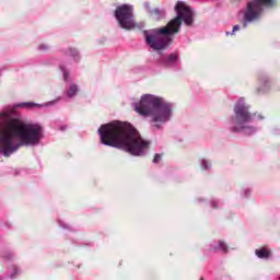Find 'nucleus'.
Here are the masks:
<instances>
[{
  "label": "nucleus",
  "instance_id": "1",
  "mask_svg": "<svg viewBox=\"0 0 280 280\" xmlns=\"http://www.w3.org/2000/svg\"><path fill=\"white\" fill-rule=\"evenodd\" d=\"M42 137V126L25 124L10 112L0 113V154L3 156H12L21 148L18 139L24 145H36Z\"/></svg>",
  "mask_w": 280,
  "mask_h": 280
},
{
  "label": "nucleus",
  "instance_id": "2",
  "mask_svg": "<svg viewBox=\"0 0 280 280\" xmlns=\"http://www.w3.org/2000/svg\"><path fill=\"white\" fill-rule=\"evenodd\" d=\"M98 133L103 145L125 150V152H129L133 156H141L150 148V141L143 140L141 133L128 122L114 120L102 125Z\"/></svg>",
  "mask_w": 280,
  "mask_h": 280
},
{
  "label": "nucleus",
  "instance_id": "3",
  "mask_svg": "<svg viewBox=\"0 0 280 280\" xmlns=\"http://www.w3.org/2000/svg\"><path fill=\"white\" fill-rule=\"evenodd\" d=\"M177 16L171 20L166 26L153 31H144L145 43L154 51H163L172 43V35L180 32L183 21L186 25H192L194 12L184 2L175 5Z\"/></svg>",
  "mask_w": 280,
  "mask_h": 280
},
{
  "label": "nucleus",
  "instance_id": "4",
  "mask_svg": "<svg viewBox=\"0 0 280 280\" xmlns=\"http://www.w3.org/2000/svg\"><path fill=\"white\" fill-rule=\"evenodd\" d=\"M136 113L142 117H151L153 128L160 130L161 124L170 121L172 105L154 95L145 94L135 107Z\"/></svg>",
  "mask_w": 280,
  "mask_h": 280
},
{
  "label": "nucleus",
  "instance_id": "5",
  "mask_svg": "<svg viewBox=\"0 0 280 280\" xmlns=\"http://www.w3.org/2000/svg\"><path fill=\"white\" fill-rule=\"evenodd\" d=\"M135 9L130 4H122L116 8L115 18L122 30H135Z\"/></svg>",
  "mask_w": 280,
  "mask_h": 280
},
{
  "label": "nucleus",
  "instance_id": "6",
  "mask_svg": "<svg viewBox=\"0 0 280 280\" xmlns=\"http://www.w3.org/2000/svg\"><path fill=\"white\" fill-rule=\"evenodd\" d=\"M235 124L237 126H242L243 124H247V121H250L253 119V115H250V112H248V106L244 104V102L240 101L235 107Z\"/></svg>",
  "mask_w": 280,
  "mask_h": 280
},
{
  "label": "nucleus",
  "instance_id": "7",
  "mask_svg": "<svg viewBox=\"0 0 280 280\" xmlns=\"http://www.w3.org/2000/svg\"><path fill=\"white\" fill-rule=\"evenodd\" d=\"M178 60V55L177 54H171L167 57H164L160 60L161 65L164 67H171V65H174Z\"/></svg>",
  "mask_w": 280,
  "mask_h": 280
},
{
  "label": "nucleus",
  "instance_id": "8",
  "mask_svg": "<svg viewBox=\"0 0 280 280\" xmlns=\"http://www.w3.org/2000/svg\"><path fill=\"white\" fill-rule=\"evenodd\" d=\"M255 255L258 256L259 259H270L272 252L267 247H261L255 250Z\"/></svg>",
  "mask_w": 280,
  "mask_h": 280
},
{
  "label": "nucleus",
  "instance_id": "9",
  "mask_svg": "<svg viewBox=\"0 0 280 280\" xmlns=\"http://www.w3.org/2000/svg\"><path fill=\"white\" fill-rule=\"evenodd\" d=\"M258 81H259V84L264 86V89H270V79H268L267 75H264V74L258 75Z\"/></svg>",
  "mask_w": 280,
  "mask_h": 280
},
{
  "label": "nucleus",
  "instance_id": "10",
  "mask_svg": "<svg viewBox=\"0 0 280 280\" xmlns=\"http://www.w3.org/2000/svg\"><path fill=\"white\" fill-rule=\"evenodd\" d=\"M77 94H78V85L71 84L67 92L68 97H75Z\"/></svg>",
  "mask_w": 280,
  "mask_h": 280
},
{
  "label": "nucleus",
  "instance_id": "11",
  "mask_svg": "<svg viewBox=\"0 0 280 280\" xmlns=\"http://www.w3.org/2000/svg\"><path fill=\"white\" fill-rule=\"evenodd\" d=\"M219 246L221 250H223V253H226L229 250V247L226 246V243H224V241H220Z\"/></svg>",
  "mask_w": 280,
  "mask_h": 280
},
{
  "label": "nucleus",
  "instance_id": "12",
  "mask_svg": "<svg viewBox=\"0 0 280 280\" xmlns=\"http://www.w3.org/2000/svg\"><path fill=\"white\" fill-rule=\"evenodd\" d=\"M240 25H235L233 26L232 33L231 32H226V36H233V34H235V32H240Z\"/></svg>",
  "mask_w": 280,
  "mask_h": 280
},
{
  "label": "nucleus",
  "instance_id": "13",
  "mask_svg": "<svg viewBox=\"0 0 280 280\" xmlns=\"http://www.w3.org/2000/svg\"><path fill=\"white\" fill-rule=\"evenodd\" d=\"M22 106H24L25 108H35V106H38L36 103H23Z\"/></svg>",
  "mask_w": 280,
  "mask_h": 280
},
{
  "label": "nucleus",
  "instance_id": "14",
  "mask_svg": "<svg viewBox=\"0 0 280 280\" xmlns=\"http://www.w3.org/2000/svg\"><path fill=\"white\" fill-rule=\"evenodd\" d=\"M69 54L70 56H72L73 58H75L78 56V50L75 48H70L69 49Z\"/></svg>",
  "mask_w": 280,
  "mask_h": 280
},
{
  "label": "nucleus",
  "instance_id": "15",
  "mask_svg": "<svg viewBox=\"0 0 280 280\" xmlns=\"http://www.w3.org/2000/svg\"><path fill=\"white\" fill-rule=\"evenodd\" d=\"M39 49L42 51H47V49H49V46L47 44H42V45H39Z\"/></svg>",
  "mask_w": 280,
  "mask_h": 280
},
{
  "label": "nucleus",
  "instance_id": "16",
  "mask_svg": "<svg viewBox=\"0 0 280 280\" xmlns=\"http://www.w3.org/2000/svg\"><path fill=\"white\" fill-rule=\"evenodd\" d=\"M162 156L161 154H155L153 158V163H159V161H161Z\"/></svg>",
  "mask_w": 280,
  "mask_h": 280
},
{
  "label": "nucleus",
  "instance_id": "17",
  "mask_svg": "<svg viewBox=\"0 0 280 280\" xmlns=\"http://www.w3.org/2000/svg\"><path fill=\"white\" fill-rule=\"evenodd\" d=\"M19 275V269L16 267H13V273L11 275V279H14Z\"/></svg>",
  "mask_w": 280,
  "mask_h": 280
},
{
  "label": "nucleus",
  "instance_id": "18",
  "mask_svg": "<svg viewBox=\"0 0 280 280\" xmlns=\"http://www.w3.org/2000/svg\"><path fill=\"white\" fill-rule=\"evenodd\" d=\"M240 130H244V126L233 128V132H240Z\"/></svg>",
  "mask_w": 280,
  "mask_h": 280
},
{
  "label": "nucleus",
  "instance_id": "19",
  "mask_svg": "<svg viewBox=\"0 0 280 280\" xmlns=\"http://www.w3.org/2000/svg\"><path fill=\"white\" fill-rule=\"evenodd\" d=\"M69 79V72H67V71H63V80H68Z\"/></svg>",
  "mask_w": 280,
  "mask_h": 280
},
{
  "label": "nucleus",
  "instance_id": "20",
  "mask_svg": "<svg viewBox=\"0 0 280 280\" xmlns=\"http://www.w3.org/2000/svg\"><path fill=\"white\" fill-rule=\"evenodd\" d=\"M202 166L205 167V170L209 168V166L207 165V161H203Z\"/></svg>",
  "mask_w": 280,
  "mask_h": 280
},
{
  "label": "nucleus",
  "instance_id": "21",
  "mask_svg": "<svg viewBox=\"0 0 280 280\" xmlns=\"http://www.w3.org/2000/svg\"><path fill=\"white\" fill-rule=\"evenodd\" d=\"M247 130H249V133L253 135V132H255L254 128H247Z\"/></svg>",
  "mask_w": 280,
  "mask_h": 280
},
{
  "label": "nucleus",
  "instance_id": "22",
  "mask_svg": "<svg viewBox=\"0 0 280 280\" xmlns=\"http://www.w3.org/2000/svg\"><path fill=\"white\" fill-rule=\"evenodd\" d=\"M213 209H218V206L215 203H212Z\"/></svg>",
  "mask_w": 280,
  "mask_h": 280
},
{
  "label": "nucleus",
  "instance_id": "23",
  "mask_svg": "<svg viewBox=\"0 0 280 280\" xmlns=\"http://www.w3.org/2000/svg\"><path fill=\"white\" fill-rule=\"evenodd\" d=\"M259 117V119H264V116H258Z\"/></svg>",
  "mask_w": 280,
  "mask_h": 280
},
{
  "label": "nucleus",
  "instance_id": "24",
  "mask_svg": "<svg viewBox=\"0 0 280 280\" xmlns=\"http://www.w3.org/2000/svg\"><path fill=\"white\" fill-rule=\"evenodd\" d=\"M200 280H205V278H200Z\"/></svg>",
  "mask_w": 280,
  "mask_h": 280
}]
</instances>
